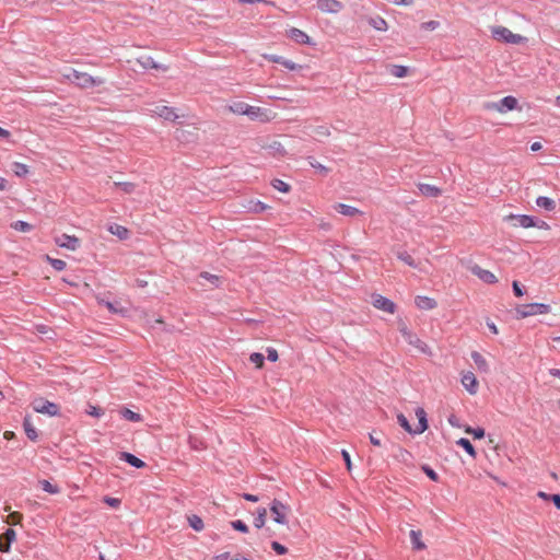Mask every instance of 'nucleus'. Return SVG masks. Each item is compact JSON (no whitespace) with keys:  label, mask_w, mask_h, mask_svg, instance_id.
I'll list each match as a JSON object with an SVG mask.
<instances>
[{"label":"nucleus","mask_w":560,"mask_h":560,"mask_svg":"<svg viewBox=\"0 0 560 560\" xmlns=\"http://www.w3.org/2000/svg\"><path fill=\"white\" fill-rule=\"evenodd\" d=\"M63 77L72 84L81 88L88 89L93 86H100L104 84V79L100 77H92L86 72H81L75 69H69Z\"/></svg>","instance_id":"nucleus-1"},{"label":"nucleus","mask_w":560,"mask_h":560,"mask_svg":"<svg viewBox=\"0 0 560 560\" xmlns=\"http://www.w3.org/2000/svg\"><path fill=\"white\" fill-rule=\"evenodd\" d=\"M416 416L418 419V424L417 427L413 428L411 427L409 420L405 417L404 413L397 415V421L399 425L411 435L421 434L429 428L427 412L424 411L423 408L418 407L416 409Z\"/></svg>","instance_id":"nucleus-2"},{"label":"nucleus","mask_w":560,"mask_h":560,"mask_svg":"<svg viewBox=\"0 0 560 560\" xmlns=\"http://www.w3.org/2000/svg\"><path fill=\"white\" fill-rule=\"evenodd\" d=\"M506 221L513 222L514 226L521 228H539L547 229L548 224L545 221L538 220L536 217L528 214H509L505 218Z\"/></svg>","instance_id":"nucleus-3"},{"label":"nucleus","mask_w":560,"mask_h":560,"mask_svg":"<svg viewBox=\"0 0 560 560\" xmlns=\"http://www.w3.org/2000/svg\"><path fill=\"white\" fill-rule=\"evenodd\" d=\"M551 311V306L546 303H528L516 307V313L520 318H525L534 315L548 314Z\"/></svg>","instance_id":"nucleus-4"},{"label":"nucleus","mask_w":560,"mask_h":560,"mask_svg":"<svg viewBox=\"0 0 560 560\" xmlns=\"http://www.w3.org/2000/svg\"><path fill=\"white\" fill-rule=\"evenodd\" d=\"M230 109L237 115H245L250 119H261V116L265 115V109L258 106H252L244 102H236L230 106Z\"/></svg>","instance_id":"nucleus-5"},{"label":"nucleus","mask_w":560,"mask_h":560,"mask_svg":"<svg viewBox=\"0 0 560 560\" xmlns=\"http://www.w3.org/2000/svg\"><path fill=\"white\" fill-rule=\"evenodd\" d=\"M33 410L37 413H43L49 417H57L60 415L59 405L49 401L43 397L34 399L32 402Z\"/></svg>","instance_id":"nucleus-6"},{"label":"nucleus","mask_w":560,"mask_h":560,"mask_svg":"<svg viewBox=\"0 0 560 560\" xmlns=\"http://www.w3.org/2000/svg\"><path fill=\"white\" fill-rule=\"evenodd\" d=\"M492 35L495 39L502 40L506 44H520L525 39L522 35L514 34L504 26H497L493 28Z\"/></svg>","instance_id":"nucleus-7"},{"label":"nucleus","mask_w":560,"mask_h":560,"mask_svg":"<svg viewBox=\"0 0 560 560\" xmlns=\"http://www.w3.org/2000/svg\"><path fill=\"white\" fill-rule=\"evenodd\" d=\"M372 305L385 313L394 314L396 312L397 305L390 299L382 295V294H373L372 295Z\"/></svg>","instance_id":"nucleus-8"},{"label":"nucleus","mask_w":560,"mask_h":560,"mask_svg":"<svg viewBox=\"0 0 560 560\" xmlns=\"http://www.w3.org/2000/svg\"><path fill=\"white\" fill-rule=\"evenodd\" d=\"M289 508L283 504L281 501L273 499L270 504V511L272 513V518L277 524L284 525L287 524V512Z\"/></svg>","instance_id":"nucleus-9"},{"label":"nucleus","mask_w":560,"mask_h":560,"mask_svg":"<svg viewBox=\"0 0 560 560\" xmlns=\"http://www.w3.org/2000/svg\"><path fill=\"white\" fill-rule=\"evenodd\" d=\"M56 244L69 250H75L80 246V240L74 235L61 234L55 238Z\"/></svg>","instance_id":"nucleus-10"},{"label":"nucleus","mask_w":560,"mask_h":560,"mask_svg":"<svg viewBox=\"0 0 560 560\" xmlns=\"http://www.w3.org/2000/svg\"><path fill=\"white\" fill-rule=\"evenodd\" d=\"M472 275L478 277L481 281L487 284H494L498 282V278L490 270L483 269L478 265H475L470 268Z\"/></svg>","instance_id":"nucleus-11"},{"label":"nucleus","mask_w":560,"mask_h":560,"mask_svg":"<svg viewBox=\"0 0 560 560\" xmlns=\"http://www.w3.org/2000/svg\"><path fill=\"white\" fill-rule=\"evenodd\" d=\"M317 8L325 13H338L342 10L343 4L338 0H317Z\"/></svg>","instance_id":"nucleus-12"},{"label":"nucleus","mask_w":560,"mask_h":560,"mask_svg":"<svg viewBox=\"0 0 560 560\" xmlns=\"http://www.w3.org/2000/svg\"><path fill=\"white\" fill-rule=\"evenodd\" d=\"M462 385L465 389L470 394L475 395L478 390V382L472 372H466L462 375L460 378Z\"/></svg>","instance_id":"nucleus-13"},{"label":"nucleus","mask_w":560,"mask_h":560,"mask_svg":"<svg viewBox=\"0 0 560 560\" xmlns=\"http://www.w3.org/2000/svg\"><path fill=\"white\" fill-rule=\"evenodd\" d=\"M517 100L512 95L502 97L497 104L495 108L499 113H506L517 108Z\"/></svg>","instance_id":"nucleus-14"},{"label":"nucleus","mask_w":560,"mask_h":560,"mask_svg":"<svg viewBox=\"0 0 560 560\" xmlns=\"http://www.w3.org/2000/svg\"><path fill=\"white\" fill-rule=\"evenodd\" d=\"M288 37L298 44H313L311 37L304 31L296 27H291L288 30Z\"/></svg>","instance_id":"nucleus-15"},{"label":"nucleus","mask_w":560,"mask_h":560,"mask_svg":"<svg viewBox=\"0 0 560 560\" xmlns=\"http://www.w3.org/2000/svg\"><path fill=\"white\" fill-rule=\"evenodd\" d=\"M153 112L158 117H160L166 121H175L178 118V115L175 113L174 107H170V106H165V105L156 106Z\"/></svg>","instance_id":"nucleus-16"},{"label":"nucleus","mask_w":560,"mask_h":560,"mask_svg":"<svg viewBox=\"0 0 560 560\" xmlns=\"http://www.w3.org/2000/svg\"><path fill=\"white\" fill-rule=\"evenodd\" d=\"M415 304L419 310L423 311H430L438 306V303L433 298L425 295H417L415 298Z\"/></svg>","instance_id":"nucleus-17"},{"label":"nucleus","mask_w":560,"mask_h":560,"mask_svg":"<svg viewBox=\"0 0 560 560\" xmlns=\"http://www.w3.org/2000/svg\"><path fill=\"white\" fill-rule=\"evenodd\" d=\"M119 459L138 469L145 467V463L142 459L129 452H120Z\"/></svg>","instance_id":"nucleus-18"},{"label":"nucleus","mask_w":560,"mask_h":560,"mask_svg":"<svg viewBox=\"0 0 560 560\" xmlns=\"http://www.w3.org/2000/svg\"><path fill=\"white\" fill-rule=\"evenodd\" d=\"M406 341L421 353L431 354L430 347L423 342L416 334L412 332L410 337L406 339Z\"/></svg>","instance_id":"nucleus-19"},{"label":"nucleus","mask_w":560,"mask_h":560,"mask_svg":"<svg viewBox=\"0 0 560 560\" xmlns=\"http://www.w3.org/2000/svg\"><path fill=\"white\" fill-rule=\"evenodd\" d=\"M140 66L145 69H155L166 71L167 67L156 62L151 56H142L138 59Z\"/></svg>","instance_id":"nucleus-20"},{"label":"nucleus","mask_w":560,"mask_h":560,"mask_svg":"<svg viewBox=\"0 0 560 560\" xmlns=\"http://www.w3.org/2000/svg\"><path fill=\"white\" fill-rule=\"evenodd\" d=\"M418 189L421 195L431 198L439 197L442 194V190L439 187L431 184L420 183L418 184Z\"/></svg>","instance_id":"nucleus-21"},{"label":"nucleus","mask_w":560,"mask_h":560,"mask_svg":"<svg viewBox=\"0 0 560 560\" xmlns=\"http://www.w3.org/2000/svg\"><path fill=\"white\" fill-rule=\"evenodd\" d=\"M23 429L26 434V436L31 441H36L38 439V433L35 427L33 425L31 416H25L23 418Z\"/></svg>","instance_id":"nucleus-22"},{"label":"nucleus","mask_w":560,"mask_h":560,"mask_svg":"<svg viewBox=\"0 0 560 560\" xmlns=\"http://www.w3.org/2000/svg\"><path fill=\"white\" fill-rule=\"evenodd\" d=\"M109 233L117 236L119 240L125 241L129 237V230L117 223H113L108 226Z\"/></svg>","instance_id":"nucleus-23"},{"label":"nucleus","mask_w":560,"mask_h":560,"mask_svg":"<svg viewBox=\"0 0 560 560\" xmlns=\"http://www.w3.org/2000/svg\"><path fill=\"white\" fill-rule=\"evenodd\" d=\"M335 209L337 212L346 217H354L357 214H361V211L358 208L346 203H337Z\"/></svg>","instance_id":"nucleus-24"},{"label":"nucleus","mask_w":560,"mask_h":560,"mask_svg":"<svg viewBox=\"0 0 560 560\" xmlns=\"http://www.w3.org/2000/svg\"><path fill=\"white\" fill-rule=\"evenodd\" d=\"M471 359L480 372L487 373L489 371L487 360L478 351L471 352Z\"/></svg>","instance_id":"nucleus-25"},{"label":"nucleus","mask_w":560,"mask_h":560,"mask_svg":"<svg viewBox=\"0 0 560 560\" xmlns=\"http://www.w3.org/2000/svg\"><path fill=\"white\" fill-rule=\"evenodd\" d=\"M536 205L547 211H553L556 209V202L553 199L547 196H539L536 198Z\"/></svg>","instance_id":"nucleus-26"},{"label":"nucleus","mask_w":560,"mask_h":560,"mask_svg":"<svg viewBox=\"0 0 560 560\" xmlns=\"http://www.w3.org/2000/svg\"><path fill=\"white\" fill-rule=\"evenodd\" d=\"M368 22L369 25L380 32H385L388 28L387 22L380 15L370 18Z\"/></svg>","instance_id":"nucleus-27"},{"label":"nucleus","mask_w":560,"mask_h":560,"mask_svg":"<svg viewBox=\"0 0 560 560\" xmlns=\"http://www.w3.org/2000/svg\"><path fill=\"white\" fill-rule=\"evenodd\" d=\"M421 537H422V534L420 530L412 529L410 532V541H411L412 548L415 550H422L425 548V545L422 541Z\"/></svg>","instance_id":"nucleus-28"},{"label":"nucleus","mask_w":560,"mask_h":560,"mask_svg":"<svg viewBox=\"0 0 560 560\" xmlns=\"http://www.w3.org/2000/svg\"><path fill=\"white\" fill-rule=\"evenodd\" d=\"M456 444L458 446H460L472 458L476 457V455H477L476 450H475L474 445L471 444V442L468 439L460 438L459 440L456 441Z\"/></svg>","instance_id":"nucleus-29"},{"label":"nucleus","mask_w":560,"mask_h":560,"mask_svg":"<svg viewBox=\"0 0 560 560\" xmlns=\"http://www.w3.org/2000/svg\"><path fill=\"white\" fill-rule=\"evenodd\" d=\"M119 413H120L121 418L125 420H128L131 422H141L142 421V416L140 413L135 412L128 408H122L119 411Z\"/></svg>","instance_id":"nucleus-30"},{"label":"nucleus","mask_w":560,"mask_h":560,"mask_svg":"<svg viewBox=\"0 0 560 560\" xmlns=\"http://www.w3.org/2000/svg\"><path fill=\"white\" fill-rule=\"evenodd\" d=\"M16 539V533L13 528H7L5 532L0 536V544L9 545V550L11 549V544Z\"/></svg>","instance_id":"nucleus-31"},{"label":"nucleus","mask_w":560,"mask_h":560,"mask_svg":"<svg viewBox=\"0 0 560 560\" xmlns=\"http://www.w3.org/2000/svg\"><path fill=\"white\" fill-rule=\"evenodd\" d=\"M306 161L308 162L310 166L320 175L326 176L329 173V168L317 162L314 156H307Z\"/></svg>","instance_id":"nucleus-32"},{"label":"nucleus","mask_w":560,"mask_h":560,"mask_svg":"<svg viewBox=\"0 0 560 560\" xmlns=\"http://www.w3.org/2000/svg\"><path fill=\"white\" fill-rule=\"evenodd\" d=\"M189 526L196 530L201 532L203 529V521L200 516L192 514L187 517Z\"/></svg>","instance_id":"nucleus-33"},{"label":"nucleus","mask_w":560,"mask_h":560,"mask_svg":"<svg viewBox=\"0 0 560 560\" xmlns=\"http://www.w3.org/2000/svg\"><path fill=\"white\" fill-rule=\"evenodd\" d=\"M12 171L15 176L18 177H24L28 174V166L21 162H13L12 163Z\"/></svg>","instance_id":"nucleus-34"},{"label":"nucleus","mask_w":560,"mask_h":560,"mask_svg":"<svg viewBox=\"0 0 560 560\" xmlns=\"http://www.w3.org/2000/svg\"><path fill=\"white\" fill-rule=\"evenodd\" d=\"M39 486L43 491L50 493V494H57L60 492V489L57 485H52L50 481L43 479L39 481Z\"/></svg>","instance_id":"nucleus-35"},{"label":"nucleus","mask_w":560,"mask_h":560,"mask_svg":"<svg viewBox=\"0 0 560 560\" xmlns=\"http://www.w3.org/2000/svg\"><path fill=\"white\" fill-rule=\"evenodd\" d=\"M267 511L265 508L258 510L257 515L254 518V526L258 529L265 526Z\"/></svg>","instance_id":"nucleus-36"},{"label":"nucleus","mask_w":560,"mask_h":560,"mask_svg":"<svg viewBox=\"0 0 560 560\" xmlns=\"http://www.w3.org/2000/svg\"><path fill=\"white\" fill-rule=\"evenodd\" d=\"M15 231L18 232H23V233H27L30 231L33 230V225L30 224L28 222L26 221H23V220H18L15 222L12 223L11 225Z\"/></svg>","instance_id":"nucleus-37"},{"label":"nucleus","mask_w":560,"mask_h":560,"mask_svg":"<svg viewBox=\"0 0 560 560\" xmlns=\"http://www.w3.org/2000/svg\"><path fill=\"white\" fill-rule=\"evenodd\" d=\"M271 186H272L275 189H277L278 191H280V192H284V194H285V192H289V191H290V189H291V186H290L288 183H285V182H284V180H282V179H279V178H275V179H272V182H271Z\"/></svg>","instance_id":"nucleus-38"},{"label":"nucleus","mask_w":560,"mask_h":560,"mask_svg":"<svg viewBox=\"0 0 560 560\" xmlns=\"http://www.w3.org/2000/svg\"><path fill=\"white\" fill-rule=\"evenodd\" d=\"M397 258L399 260H401L402 262H405L406 265H408L409 267H412V268H417L418 267V264L416 262V260L407 252H399L397 254Z\"/></svg>","instance_id":"nucleus-39"},{"label":"nucleus","mask_w":560,"mask_h":560,"mask_svg":"<svg viewBox=\"0 0 560 560\" xmlns=\"http://www.w3.org/2000/svg\"><path fill=\"white\" fill-rule=\"evenodd\" d=\"M390 73L396 78H404L408 73V67L402 65L390 66Z\"/></svg>","instance_id":"nucleus-40"},{"label":"nucleus","mask_w":560,"mask_h":560,"mask_svg":"<svg viewBox=\"0 0 560 560\" xmlns=\"http://www.w3.org/2000/svg\"><path fill=\"white\" fill-rule=\"evenodd\" d=\"M200 278L211 282L213 284L214 288H219L220 287V277L217 276V275H213V273H210V272H207V271H202L200 273Z\"/></svg>","instance_id":"nucleus-41"},{"label":"nucleus","mask_w":560,"mask_h":560,"mask_svg":"<svg viewBox=\"0 0 560 560\" xmlns=\"http://www.w3.org/2000/svg\"><path fill=\"white\" fill-rule=\"evenodd\" d=\"M47 260L48 262L50 264V266L56 270V271H62L66 269L67 267V264L65 260L62 259H58V258H51L49 256H47Z\"/></svg>","instance_id":"nucleus-42"},{"label":"nucleus","mask_w":560,"mask_h":560,"mask_svg":"<svg viewBox=\"0 0 560 560\" xmlns=\"http://www.w3.org/2000/svg\"><path fill=\"white\" fill-rule=\"evenodd\" d=\"M114 185L120 188L125 194H132L136 189V184L130 182H115Z\"/></svg>","instance_id":"nucleus-43"},{"label":"nucleus","mask_w":560,"mask_h":560,"mask_svg":"<svg viewBox=\"0 0 560 560\" xmlns=\"http://www.w3.org/2000/svg\"><path fill=\"white\" fill-rule=\"evenodd\" d=\"M465 432L468 433V434H471L474 436V439L476 440H480L485 436V429L480 428V427H477V428H472V427H465Z\"/></svg>","instance_id":"nucleus-44"},{"label":"nucleus","mask_w":560,"mask_h":560,"mask_svg":"<svg viewBox=\"0 0 560 560\" xmlns=\"http://www.w3.org/2000/svg\"><path fill=\"white\" fill-rule=\"evenodd\" d=\"M231 527L240 533H248V526L242 520H235L231 522Z\"/></svg>","instance_id":"nucleus-45"},{"label":"nucleus","mask_w":560,"mask_h":560,"mask_svg":"<svg viewBox=\"0 0 560 560\" xmlns=\"http://www.w3.org/2000/svg\"><path fill=\"white\" fill-rule=\"evenodd\" d=\"M421 470L425 474V476L432 480V481H438L439 480V475L438 472L429 465H423L421 467Z\"/></svg>","instance_id":"nucleus-46"},{"label":"nucleus","mask_w":560,"mask_h":560,"mask_svg":"<svg viewBox=\"0 0 560 560\" xmlns=\"http://www.w3.org/2000/svg\"><path fill=\"white\" fill-rule=\"evenodd\" d=\"M249 361L254 363L257 368H260L265 361V357L260 352H253L249 355Z\"/></svg>","instance_id":"nucleus-47"},{"label":"nucleus","mask_w":560,"mask_h":560,"mask_svg":"<svg viewBox=\"0 0 560 560\" xmlns=\"http://www.w3.org/2000/svg\"><path fill=\"white\" fill-rule=\"evenodd\" d=\"M512 290L517 298H522L526 293L525 288L516 280L512 282Z\"/></svg>","instance_id":"nucleus-48"},{"label":"nucleus","mask_w":560,"mask_h":560,"mask_svg":"<svg viewBox=\"0 0 560 560\" xmlns=\"http://www.w3.org/2000/svg\"><path fill=\"white\" fill-rule=\"evenodd\" d=\"M281 66H283L285 69H288L290 71H296V70H301L303 68L301 65L295 63L292 60L287 59V58H283Z\"/></svg>","instance_id":"nucleus-49"},{"label":"nucleus","mask_w":560,"mask_h":560,"mask_svg":"<svg viewBox=\"0 0 560 560\" xmlns=\"http://www.w3.org/2000/svg\"><path fill=\"white\" fill-rule=\"evenodd\" d=\"M86 413L89 416H92V417H96V418H100L104 415V410L100 407H96V406H93V405H89L88 409H86Z\"/></svg>","instance_id":"nucleus-50"},{"label":"nucleus","mask_w":560,"mask_h":560,"mask_svg":"<svg viewBox=\"0 0 560 560\" xmlns=\"http://www.w3.org/2000/svg\"><path fill=\"white\" fill-rule=\"evenodd\" d=\"M271 548L278 555H285L288 552V548L276 540L271 542Z\"/></svg>","instance_id":"nucleus-51"},{"label":"nucleus","mask_w":560,"mask_h":560,"mask_svg":"<svg viewBox=\"0 0 560 560\" xmlns=\"http://www.w3.org/2000/svg\"><path fill=\"white\" fill-rule=\"evenodd\" d=\"M267 359L270 362H276L279 359L278 351L275 348H268L267 349Z\"/></svg>","instance_id":"nucleus-52"},{"label":"nucleus","mask_w":560,"mask_h":560,"mask_svg":"<svg viewBox=\"0 0 560 560\" xmlns=\"http://www.w3.org/2000/svg\"><path fill=\"white\" fill-rule=\"evenodd\" d=\"M440 23L438 21H428L421 24V28L434 31L439 27Z\"/></svg>","instance_id":"nucleus-53"},{"label":"nucleus","mask_w":560,"mask_h":560,"mask_svg":"<svg viewBox=\"0 0 560 560\" xmlns=\"http://www.w3.org/2000/svg\"><path fill=\"white\" fill-rule=\"evenodd\" d=\"M341 456H342V458L345 460L347 469L350 471L351 468H352V462H351V457H350L349 452L346 451V450H342L341 451Z\"/></svg>","instance_id":"nucleus-54"},{"label":"nucleus","mask_w":560,"mask_h":560,"mask_svg":"<svg viewBox=\"0 0 560 560\" xmlns=\"http://www.w3.org/2000/svg\"><path fill=\"white\" fill-rule=\"evenodd\" d=\"M399 332L401 334L405 340L412 334V331L408 329L405 323L399 324Z\"/></svg>","instance_id":"nucleus-55"},{"label":"nucleus","mask_w":560,"mask_h":560,"mask_svg":"<svg viewBox=\"0 0 560 560\" xmlns=\"http://www.w3.org/2000/svg\"><path fill=\"white\" fill-rule=\"evenodd\" d=\"M104 501H105L106 504H108L112 508H118L120 505V500L117 499V498L106 497L104 499Z\"/></svg>","instance_id":"nucleus-56"},{"label":"nucleus","mask_w":560,"mask_h":560,"mask_svg":"<svg viewBox=\"0 0 560 560\" xmlns=\"http://www.w3.org/2000/svg\"><path fill=\"white\" fill-rule=\"evenodd\" d=\"M284 57L279 55H265V59H267L270 62L279 63L281 65Z\"/></svg>","instance_id":"nucleus-57"},{"label":"nucleus","mask_w":560,"mask_h":560,"mask_svg":"<svg viewBox=\"0 0 560 560\" xmlns=\"http://www.w3.org/2000/svg\"><path fill=\"white\" fill-rule=\"evenodd\" d=\"M447 421L453 428H462L460 421L455 415H451Z\"/></svg>","instance_id":"nucleus-58"},{"label":"nucleus","mask_w":560,"mask_h":560,"mask_svg":"<svg viewBox=\"0 0 560 560\" xmlns=\"http://www.w3.org/2000/svg\"><path fill=\"white\" fill-rule=\"evenodd\" d=\"M550 501L553 503V505L558 510H560V494L559 493L550 494Z\"/></svg>","instance_id":"nucleus-59"},{"label":"nucleus","mask_w":560,"mask_h":560,"mask_svg":"<svg viewBox=\"0 0 560 560\" xmlns=\"http://www.w3.org/2000/svg\"><path fill=\"white\" fill-rule=\"evenodd\" d=\"M266 208H267V206H266L264 202H261V201H257V202L255 203V206H254L253 210H254L255 212H261V211H264Z\"/></svg>","instance_id":"nucleus-60"},{"label":"nucleus","mask_w":560,"mask_h":560,"mask_svg":"<svg viewBox=\"0 0 560 560\" xmlns=\"http://www.w3.org/2000/svg\"><path fill=\"white\" fill-rule=\"evenodd\" d=\"M243 498L246 500V501H249V502H257L259 500V498L255 494H250V493H244L243 494Z\"/></svg>","instance_id":"nucleus-61"},{"label":"nucleus","mask_w":560,"mask_h":560,"mask_svg":"<svg viewBox=\"0 0 560 560\" xmlns=\"http://www.w3.org/2000/svg\"><path fill=\"white\" fill-rule=\"evenodd\" d=\"M487 327L492 334H498V327L493 322H487Z\"/></svg>","instance_id":"nucleus-62"},{"label":"nucleus","mask_w":560,"mask_h":560,"mask_svg":"<svg viewBox=\"0 0 560 560\" xmlns=\"http://www.w3.org/2000/svg\"><path fill=\"white\" fill-rule=\"evenodd\" d=\"M542 148L541 143L536 141L530 144V151L537 152Z\"/></svg>","instance_id":"nucleus-63"},{"label":"nucleus","mask_w":560,"mask_h":560,"mask_svg":"<svg viewBox=\"0 0 560 560\" xmlns=\"http://www.w3.org/2000/svg\"><path fill=\"white\" fill-rule=\"evenodd\" d=\"M549 374L553 377L560 378V369L552 368L549 370Z\"/></svg>","instance_id":"nucleus-64"}]
</instances>
